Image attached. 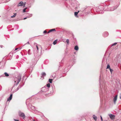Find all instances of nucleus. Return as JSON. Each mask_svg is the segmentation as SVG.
I'll return each instance as SVG.
<instances>
[{
    "instance_id": "nucleus-1",
    "label": "nucleus",
    "mask_w": 121,
    "mask_h": 121,
    "mask_svg": "<svg viewBox=\"0 0 121 121\" xmlns=\"http://www.w3.org/2000/svg\"><path fill=\"white\" fill-rule=\"evenodd\" d=\"M22 77L20 75H18L17 77L15 78V82L16 83V85H17L19 84L21 81Z\"/></svg>"
},
{
    "instance_id": "nucleus-2",
    "label": "nucleus",
    "mask_w": 121,
    "mask_h": 121,
    "mask_svg": "<svg viewBox=\"0 0 121 121\" xmlns=\"http://www.w3.org/2000/svg\"><path fill=\"white\" fill-rule=\"evenodd\" d=\"M18 115L20 117H22L23 119H24L26 117L24 113L21 111H19Z\"/></svg>"
},
{
    "instance_id": "nucleus-3",
    "label": "nucleus",
    "mask_w": 121,
    "mask_h": 121,
    "mask_svg": "<svg viewBox=\"0 0 121 121\" xmlns=\"http://www.w3.org/2000/svg\"><path fill=\"white\" fill-rule=\"evenodd\" d=\"M108 9L107 10L110 11H113L115 9H116L115 7H109Z\"/></svg>"
},
{
    "instance_id": "nucleus-4",
    "label": "nucleus",
    "mask_w": 121,
    "mask_h": 121,
    "mask_svg": "<svg viewBox=\"0 0 121 121\" xmlns=\"http://www.w3.org/2000/svg\"><path fill=\"white\" fill-rule=\"evenodd\" d=\"M117 98V95H116L114 98L113 99V102L114 104H115Z\"/></svg>"
},
{
    "instance_id": "nucleus-5",
    "label": "nucleus",
    "mask_w": 121,
    "mask_h": 121,
    "mask_svg": "<svg viewBox=\"0 0 121 121\" xmlns=\"http://www.w3.org/2000/svg\"><path fill=\"white\" fill-rule=\"evenodd\" d=\"M109 116L110 118L112 119H114L115 116L113 115L110 114L109 115Z\"/></svg>"
},
{
    "instance_id": "nucleus-6",
    "label": "nucleus",
    "mask_w": 121,
    "mask_h": 121,
    "mask_svg": "<svg viewBox=\"0 0 121 121\" xmlns=\"http://www.w3.org/2000/svg\"><path fill=\"white\" fill-rule=\"evenodd\" d=\"M24 4V3L22 1L20 2L17 5L18 6H22Z\"/></svg>"
},
{
    "instance_id": "nucleus-7",
    "label": "nucleus",
    "mask_w": 121,
    "mask_h": 121,
    "mask_svg": "<svg viewBox=\"0 0 121 121\" xmlns=\"http://www.w3.org/2000/svg\"><path fill=\"white\" fill-rule=\"evenodd\" d=\"M4 66V63L2 62L0 63V67L2 68Z\"/></svg>"
},
{
    "instance_id": "nucleus-8",
    "label": "nucleus",
    "mask_w": 121,
    "mask_h": 121,
    "mask_svg": "<svg viewBox=\"0 0 121 121\" xmlns=\"http://www.w3.org/2000/svg\"><path fill=\"white\" fill-rule=\"evenodd\" d=\"M103 35L105 37H107L108 35V33L107 32H105L104 33Z\"/></svg>"
},
{
    "instance_id": "nucleus-9",
    "label": "nucleus",
    "mask_w": 121,
    "mask_h": 121,
    "mask_svg": "<svg viewBox=\"0 0 121 121\" xmlns=\"http://www.w3.org/2000/svg\"><path fill=\"white\" fill-rule=\"evenodd\" d=\"M12 95L11 94L10 95L8 99L7 100L9 101V100H11L12 99Z\"/></svg>"
},
{
    "instance_id": "nucleus-10",
    "label": "nucleus",
    "mask_w": 121,
    "mask_h": 121,
    "mask_svg": "<svg viewBox=\"0 0 121 121\" xmlns=\"http://www.w3.org/2000/svg\"><path fill=\"white\" fill-rule=\"evenodd\" d=\"M56 30L55 29H52L50 30L47 33H48L50 32H51L53 31H55Z\"/></svg>"
},
{
    "instance_id": "nucleus-11",
    "label": "nucleus",
    "mask_w": 121,
    "mask_h": 121,
    "mask_svg": "<svg viewBox=\"0 0 121 121\" xmlns=\"http://www.w3.org/2000/svg\"><path fill=\"white\" fill-rule=\"evenodd\" d=\"M79 12V11H78V12H75L74 13V15L76 17H78V16H77V15Z\"/></svg>"
},
{
    "instance_id": "nucleus-12",
    "label": "nucleus",
    "mask_w": 121,
    "mask_h": 121,
    "mask_svg": "<svg viewBox=\"0 0 121 121\" xmlns=\"http://www.w3.org/2000/svg\"><path fill=\"white\" fill-rule=\"evenodd\" d=\"M46 75V74L45 72H43L41 74V77H43L44 76H45Z\"/></svg>"
},
{
    "instance_id": "nucleus-13",
    "label": "nucleus",
    "mask_w": 121,
    "mask_h": 121,
    "mask_svg": "<svg viewBox=\"0 0 121 121\" xmlns=\"http://www.w3.org/2000/svg\"><path fill=\"white\" fill-rule=\"evenodd\" d=\"M74 49L76 51H77L78 49V47L77 45L75 46L74 47Z\"/></svg>"
},
{
    "instance_id": "nucleus-14",
    "label": "nucleus",
    "mask_w": 121,
    "mask_h": 121,
    "mask_svg": "<svg viewBox=\"0 0 121 121\" xmlns=\"http://www.w3.org/2000/svg\"><path fill=\"white\" fill-rule=\"evenodd\" d=\"M93 117L94 120L96 121L97 120V117L94 115H93Z\"/></svg>"
},
{
    "instance_id": "nucleus-15",
    "label": "nucleus",
    "mask_w": 121,
    "mask_h": 121,
    "mask_svg": "<svg viewBox=\"0 0 121 121\" xmlns=\"http://www.w3.org/2000/svg\"><path fill=\"white\" fill-rule=\"evenodd\" d=\"M56 73H54L52 74V77L55 78L56 77Z\"/></svg>"
},
{
    "instance_id": "nucleus-16",
    "label": "nucleus",
    "mask_w": 121,
    "mask_h": 121,
    "mask_svg": "<svg viewBox=\"0 0 121 121\" xmlns=\"http://www.w3.org/2000/svg\"><path fill=\"white\" fill-rule=\"evenodd\" d=\"M21 87V86H19L17 88V89H16L15 90V92H16V91H18L19 89Z\"/></svg>"
},
{
    "instance_id": "nucleus-17",
    "label": "nucleus",
    "mask_w": 121,
    "mask_h": 121,
    "mask_svg": "<svg viewBox=\"0 0 121 121\" xmlns=\"http://www.w3.org/2000/svg\"><path fill=\"white\" fill-rule=\"evenodd\" d=\"M16 13H15L13 15V16H11V17H12V18L14 17H15V16H16Z\"/></svg>"
},
{
    "instance_id": "nucleus-18",
    "label": "nucleus",
    "mask_w": 121,
    "mask_h": 121,
    "mask_svg": "<svg viewBox=\"0 0 121 121\" xmlns=\"http://www.w3.org/2000/svg\"><path fill=\"white\" fill-rule=\"evenodd\" d=\"M4 74L5 76L7 77L9 75V74L5 72L4 73Z\"/></svg>"
},
{
    "instance_id": "nucleus-19",
    "label": "nucleus",
    "mask_w": 121,
    "mask_h": 121,
    "mask_svg": "<svg viewBox=\"0 0 121 121\" xmlns=\"http://www.w3.org/2000/svg\"><path fill=\"white\" fill-rule=\"evenodd\" d=\"M52 79H49V82L50 83H52Z\"/></svg>"
},
{
    "instance_id": "nucleus-20",
    "label": "nucleus",
    "mask_w": 121,
    "mask_h": 121,
    "mask_svg": "<svg viewBox=\"0 0 121 121\" xmlns=\"http://www.w3.org/2000/svg\"><path fill=\"white\" fill-rule=\"evenodd\" d=\"M32 16V14H30L28 16H27V17L28 18L31 17Z\"/></svg>"
},
{
    "instance_id": "nucleus-21",
    "label": "nucleus",
    "mask_w": 121,
    "mask_h": 121,
    "mask_svg": "<svg viewBox=\"0 0 121 121\" xmlns=\"http://www.w3.org/2000/svg\"><path fill=\"white\" fill-rule=\"evenodd\" d=\"M117 44V43H113L112 44V46H111V47L112 46H114L115 45H116Z\"/></svg>"
},
{
    "instance_id": "nucleus-22",
    "label": "nucleus",
    "mask_w": 121,
    "mask_h": 121,
    "mask_svg": "<svg viewBox=\"0 0 121 121\" xmlns=\"http://www.w3.org/2000/svg\"><path fill=\"white\" fill-rule=\"evenodd\" d=\"M110 68H110V65H108L107 67V69H110Z\"/></svg>"
},
{
    "instance_id": "nucleus-23",
    "label": "nucleus",
    "mask_w": 121,
    "mask_h": 121,
    "mask_svg": "<svg viewBox=\"0 0 121 121\" xmlns=\"http://www.w3.org/2000/svg\"><path fill=\"white\" fill-rule=\"evenodd\" d=\"M31 108L33 110H35V107L34 106H32L31 107Z\"/></svg>"
},
{
    "instance_id": "nucleus-24",
    "label": "nucleus",
    "mask_w": 121,
    "mask_h": 121,
    "mask_svg": "<svg viewBox=\"0 0 121 121\" xmlns=\"http://www.w3.org/2000/svg\"><path fill=\"white\" fill-rule=\"evenodd\" d=\"M110 71L111 73V74H112V72L113 71V70L112 69H111V68H110Z\"/></svg>"
},
{
    "instance_id": "nucleus-25",
    "label": "nucleus",
    "mask_w": 121,
    "mask_h": 121,
    "mask_svg": "<svg viewBox=\"0 0 121 121\" xmlns=\"http://www.w3.org/2000/svg\"><path fill=\"white\" fill-rule=\"evenodd\" d=\"M50 83H49L47 84V86L48 87H50Z\"/></svg>"
},
{
    "instance_id": "nucleus-26",
    "label": "nucleus",
    "mask_w": 121,
    "mask_h": 121,
    "mask_svg": "<svg viewBox=\"0 0 121 121\" xmlns=\"http://www.w3.org/2000/svg\"><path fill=\"white\" fill-rule=\"evenodd\" d=\"M27 9V8H26L23 10V12H26V10Z\"/></svg>"
},
{
    "instance_id": "nucleus-27",
    "label": "nucleus",
    "mask_w": 121,
    "mask_h": 121,
    "mask_svg": "<svg viewBox=\"0 0 121 121\" xmlns=\"http://www.w3.org/2000/svg\"><path fill=\"white\" fill-rule=\"evenodd\" d=\"M56 43H57V42H56V40H55L53 42V44L54 45H55L56 44Z\"/></svg>"
},
{
    "instance_id": "nucleus-28",
    "label": "nucleus",
    "mask_w": 121,
    "mask_h": 121,
    "mask_svg": "<svg viewBox=\"0 0 121 121\" xmlns=\"http://www.w3.org/2000/svg\"><path fill=\"white\" fill-rule=\"evenodd\" d=\"M30 49H29L28 51V54L30 55L31 54V53H30Z\"/></svg>"
},
{
    "instance_id": "nucleus-29",
    "label": "nucleus",
    "mask_w": 121,
    "mask_h": 121,
    "mask_svg": "<svg viewBox=\"0 0 121 121\" xmlns=\"http://www.w3.org/2000/svg\"><path fill=\"white\" fill-rule=\"evenodd\" d=\"M69 40L68 39H67L66 40V42L68 44H69Z\"/></svg>"
},
{
    "instance_id": "nucleus-30",
    "label": "nucleus",
    "mask_w": 121,
    "mask_h": 121,
    "mask_svg": "<svg viewBox=\"0 0 121 121\" xmlns=\"http://www.w3.org/2000/svg\"><path fill=\"white\" fill-rule=\"evenodd\" d=\"M36 47L37 49V52L38 53V50H39V48L38 47L37 45H36Z\"/></svg>"
},
{
    "instance_id": "nucleus-31",
    "label": "nucleus",
    "mask_w": 121,
    "mask_h": 121,
    "mask_svg": "<svg viewBox=\"0 0 121 121\" xmlns=\"http://www.w3.org/2000/svg\"><path fill=\"white\" fill-rule=\"evenodd\" d=\"M47 33V32L46 30H45L43 32V33L44 34L46 33Z\"/></svg>"
},
{
    "instance_id": "nucleus-32",
    "label": "nucleus",
    "mask_w": 121,
    "mask_h": 121,
    "mask_svg": "<svg viewBox=\"0 0 121 121\" xmlns=\"http://www.w3.org/2000/svg\"><path fill=\"white\" fill-rule=\"evenodd\" d=\"M100 118H101V121H103V119H102V117L101 116H100Z\"/></svg>"
},
{
    "instance_id": "nucleus-33",
    "label": "nucleus",
    "mask_w": 121,
    "mask_h": 121,
    "mask_svg": "<svg viewBox=\"0 0 121 121\" xmlns=\"http://www.w3.org/2000/svg\"><path fill=\"white\" fill-rule=\"evenodd\" d=\"M21 49V48H15V50H16L18 49Z\"/></svg>"
},
{
    "instance_id": "nucleus-34",
    "label": "nucleus",
    "mask_w": 121,
    "mask_h": 121,
    "mask_svg": "<svg viewBox=\"0 0 121 121\" xmlns=\"http://www.w3.org/2000/svg\"><path fill=\"white\" fill-rule=\"evenodd\" d=\"M28 18L27 17H25L24 18V19H26L27 18Z\"/></svg>"
},
{
    "instance_id": "nucleus-35",
    "label": "nucleus",
    "mask_w": 121,
    "mask_h": 121,
    "mask_svg": "<svg viewBox=\"0 0 121 121\" xmlns=\"http://www.w3.org/2000/svg\"><path fill=\"white\" fill-rule=\"evenodd\" d=\"M14 121H19L18 120H16V119H14Z\"/></svg>"
},
{
    "instance_id": "nucleus-36",
    "label": "nucleus",
    "mask_w": 121,
    "mask_h": 121,
    "mask_svg": "<svg viewBox=\"0 0 121 121\" xmlns=\"http://www.w3.org/2000/svg\"><path fill=\"white\" fill-rule=\"evenodd\" d=\"M0 47L1 48H2L3 47V46L2 45H0Z\"/></svg>"
},
{
    "instance_id": "nucleus-37",
    "label": "nucleus",
    "mask_w": 121,
    "mask_h": 121,
    "mask_svg": "<svg viewBox=\"0 0 121 121\" xmlns=\"http://www.w3.org/2000/svg\"><path fill=\"white\" fill-rule=\"evenodd\" d=\"M120 98L121 99V93L120 94Z\"/></svg>"
},
{
    "instance_id": "nucleus-38",
    "label": "nucleus",
    "mask_w": 121,
    "mask_h": 121,
    "mask_svg": "<svg viewBox=\"0 0 121 121\" xmlns=\"http://www.w3.org/2000/svg\"><path fill=\"white\" fill-rule=\"evenodd\" d=\"M27 43H28V44H29V42H28Z\"/></svg>"
},
{
    "instance_id": "nucleus-39",
    "label": "nucleus",
    "mask_w": 121,
    "mask_h": 121,
    "mask_svg": "<svg viewBox=\"0 0 121 121\" xmlns=\"http://www.w3.org/2000/svg\"><path fill=\"white\" fill-rule=\"evenodd\" d=\"M25 4H26V2H25L24 4V6H25Z\"/></svg>"
},
{
    "instance_id": "nucleus-40",
    "label": "nucleus",
    "mask_w": 121,
    "mask_h": 121,
    "mask_svg": "<svg viewBox=\"0 0 121 121\" xmlns=\"http://www.w3.org/2000/svg\"><path fill=\"white\" fill-rule=\"evenodd\" d=\"M42 48H41V50H42Z\"/></svg>"
},
{
    "instance_id": "nucleus-41",
    "label": "nucleus",
    "mask_w": 121,
    "mask_h": 121,
    "mask_svg": "<svg viewBox=\"0 0 121 121\" xmlns=\"http://www.w3.org/2000/svg\"><path fill=\"white\" fill-rule=\"evenodd\" d=\"M107 7V6H106V7Z\"/></svg>"
},
{
    "instance_id": "nucleus-42",
    "label": "nucleus",
    "mask_w": 121,
    "mask_h": 121,
    "mask_svg": "<svg viewBox=\"0 0 121 121\" xmlns=\"http://www.w3.org/2000/svg\"><path fill=\"white\" fill-rule=\"evenodd\" d=\"M34 121H35V120H34Z\"/></svg>"
}]
</instances>
